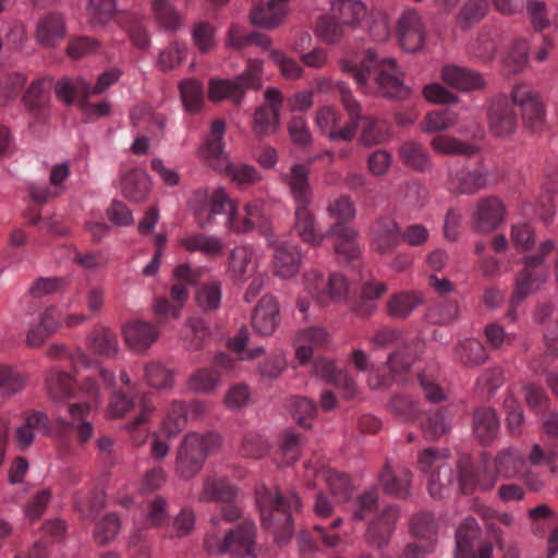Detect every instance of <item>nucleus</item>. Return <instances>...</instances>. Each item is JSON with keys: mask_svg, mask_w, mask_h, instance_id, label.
I'll list each match as a JSON object with an SVG mask.
<instances>
[{"mask_svg": "<svg viewBox=\"0 0 558 558\" xmlns=\"http://www.w3.org/2000/svg\"><path fill=\"white\" fill-rule=\"evenodd\" d=\"M341 70L351 74L364 93L395 99H405L410 95L404 73L396 60L380 57L373 49L365 50L355 59H343Z\"/></svg>", "mask_w": 558, "mask_h": 558, "instance_id": "obj_1", "label": "nucleus"}, {"mask_svg": "<svg viewBox=\"0 0 558 558\" xmlns=\"http://www.w3.org/2000/svg\"><path fill=\"white\" fill-rule=\"evenodd\" d=\"M263 202H250L244 207V215H240L234 201L222 189L211 193L197 191L194 193L193 210L197 226L207 229L216 225V216L222 215L225 226L233 232L244 233L253 230L263 220Z\"/></svg>", "mask_w": 558, "mask_h": 558, "instance_id": "obj_2", "label": "nucleus"}, {"mask_svg": "<svg viewBox=\"0 0 558 558\" xmlns=\"http://www.w3.org/2000/svg\"><path fill=\"white\" fill-rule=\"evenodd\" d=\"M255 497L263 526L275 534L279 545H284L293 532V514L300 508L298 495L292 492L283 495L260 486Z\"/></svg>", "mask_w": 558, "mask_h": 558, "instance_id": "obj_3", "label": "nucleus"}, {"mask_svg": "<svg viewBox=\"0 0 558 558\" xmlns=\"http://www.w3.org/2000/svg\"><path fill=\"white\" fill-rule=\"evenodd\" d=\"M225 132L226 123L220 119L215 120L201 148V155L208 160L215 170L226 172L238 185L244 187L256 183L260 178L256 168L242 163L234 165L228 161L222 143Z\"/></svg>", "mask_w": 558, "mask_h": 558, "instance_id": "obj_4", "label": "nucleus"}, {"mask_svg": "<svg viewBox=\"0 0 558 558\" xmlns=\"http://www.w3.org/2000/svg\"><path fill=\"white\" fill-rule=\"evenodd\" d=\"M335 223L326 231V235L336 238L335 253L343 262H354L360 255L356 242L357 231L347 223L355 218L356 209L349 196L342 195L330 201L327 207Z\"/></svg>", "mask_w": 558, "mask_h": 558, "instance_id": "obj_5", "label": "nucleus"}, {"mask_svg": "<svg viewBox=\"0 0 558 558\" xmlns=\"http://www.w3.org/2000/svg\"><path fill=\"white\" fill-rule=\"evenodd\" d=\"M554 248L555 242L553 240H545L541 243L536 254L524 257V267L515 278V287L510 299V308L506 314L510 322L517 320V307L520 303L527 295L536 292L546 280L548 267L545 259Z\"/></svg>", "mask_w": 558, "mask_h": 558, "instance_id": "obj_6", "label": "nucleus"}, {"mask_svg": "<svg viewBox=\"0 0 558 558\" xmlns=\"http://www.w3.org/2000/svg\"><path fill=\"white\" fill-rule=\"evenodd\" d=\"M205 547L209 554L230 555L234 558L256 557V525L251 519H243L240 523L223 532L208 534Z\"/></svg>", "mask_w": 558, "mask_h": 558, "instance_id": "obj_7", "label": "nucleus"}, {"mask_svg": "<svg viewBox=\"0 0 558 558\" xmlns=\"http://www.w3.org/2000/svg\"><path fill=\"white\" fill-rule=\"evenodd\" d=\"M219 446L220 436L217 433L186 434L178 449L175 473L185 480L195 476L202 470L207 456L216 451Z\"/></svg>", "mask_w": 558, "mask_h": 558, "instance_id": "obj_8", "label": "nucleus"}, {"mask_svg": "<svg viewBox=\"0 0 558 558\" xmlns=\"http://www.w3.org/2000/svg\"><path fill=\"white\" fill-rule=\"evenodd\" d=\"M80 390L87 397L88 401L65 403L69 418L58 414L56 423L61 430L74 429L80 445H85L92 439L94 434L93 424L86 421V417L92 409L98 404L99 387L94 378L86 377L82 381Z\"/></svg>", "mask_w": 558, "mask_h": 558, "instance_id": "obj_9", "label": "nucleus"}, {"mask_svg": "<svg viewBox=\"0 0 558 558\" xmlns=\"http://www.w3.org/2000/svg\"><path fill=\"white\" fill-rule=\"evenodd\" d=\"M339 95L343 107L349 114V122L341 128L336 130L339 123L340 116L333 107L325 106L320 108L316 113V125L326 134L332 142L342 140L345 142L351 141L356 133L357 120L360 119V104L352 96L351 90L345 84H339Z\"/></svg>", "mask_w": 558, "mask_h": 558, "instance_id": "obj_10", "label": "nucleus"}, {"mask_svg": "<svg viewBox=\"0 0 558 558\" xmlns=\"http://www.w3.org/2000/svg\"><path fill=\"white\" fill-rule=\"evenodd\" d=\"M331 13L342 23L350 27H356L369 15L372 25L371 36L376 41H385L390 36V26L386 13L380 10L368 11L366 4L361 0H335L331 2Z\"/></svg>", "mask_w": 558, "mask_h": 558, "instance_id": "obj_11", "label": "nucleus"}, {"mask_svg": "<svg viewBox=\"0 0 558 558\" xmlns=\"http://www.w3.org/2000/svg\"><path fill=\"white\" fill-rule=\"evenodd\" d=\"M263 63L250 60L246 70L234 80L213 78L209 82L208 96L213 101L230 99L239 105L247 89H258L262 86L260 74Z\"/></svg>", "mask_w": 558, "mask_h": 558, "instance_id": "obj_12", "label": "nucleus"}, {"mask_svg": "<svg viewBox=\"0 0 558 558\" xmlns=\"http://www.w3.org/2000/svg\"><path fill=\"white\" fill-rule=\"evenodd\" d=\"M449 460L450 452L446 448L429 447L418 454V469L429 475L428 490L434 498L442 497L453 482L454 473Z\"/></svg>", "mask_w": 558, "mask_h": 558, "instance_id": "obj_13", "label": "nucleus"}, {"mask_svg": "<svg viewBox=\"0 0 558 558\" xmlns=\"http://www.w3.org/2000/svg\"><path fill=\"white\" fill-rule=\"evenodd\" d=\"M303 286L311 300L319 306L340 303L345 300L350 291L349 282L341 274L332 272L326 279L316 269L304 272Z\"/></svg>", "mask_w": 558, "mask_h": 558, "instance_id": "obj_14", "label": "nucleus"}, {"mask_svg": "<svg viewBox=\"0 0 558 558\" xmlns=\"http://www.w3.org/2000/svg\"><path fill=\"white\" fill-rule=\"evenodd\" d=\"M121 76V71L110 69L98 76L97 83L90 85L83 77L62 78L56 84L57 97L65 104H72L74 98H89L102 94Z\"/></svg>", "mask_w": 558, "mask_h": 558, "instance_id": "obj_15", "label": "nucleus"}, {"mask_svg": "<svg viewBox=\"0 0 558 558\" xmlns=\"http://www.w3.org/2000/svg\"><path fill=\"white\" fill-rule=\"evenodd\" d=\"M498 480L493 458L487 452H482L474 463H461L459 466V483L463 494H472L480 489H492Z\"/></svg>", "mask_w": 558, "mask_h": 558, "instance_id": "obj_16", "label": "nucleus"}, {"mask_svg": "<svg viewBox=\"0 0 558 558\" xmlns=\"http://www.w3.org/2000/svg\"><path fill=\"white\" fill-rule=\"evenodd\" d=\"M234 361L227 353L214 356L213 367H201L194 371L187 380V387L196 393H213L221 384V375L233 369Z\"/></svg>", "mask_w": 558, "mask_h": 558, "instance_id": "obj_17", "label": "nucleus"}, {"mask_svg": "<svg viewBox=\"0 0 558 558\" xmlns=\"http://www.w3.org/2000/svg\"><path fill=\"white\" fill-rule=\"evenodd\" d=\"M511 101L521 110L523 124L533 132L539 131L545 121V109L538 94L525 84L511 90Z\"/></svg>", "mask_w": 558, "mask_h": 558, "instance_id": "obj_18", "label": "nucleus"}, {"mask_svg": "<svg viewBox=\"0 0 558 558\" xmlns=\"http://www.w3.org/2000/svg\"><path fill=\"white\" fill-rule=\"evenodd\" d=\"M506 217V206L497 196L478 199L471 215V228L474 232L486 234L500 227Z\"/></svg>", "mask_w": 558, "mask_h": 558, "instance_id": "obj_19", "label": "nucleus"}, {"mask_svg": "<svg viewBox=\"0 0 558 558\" xmlns=\"http://www.w3.org/2000/svg\"><path fill=\"white\" fill-rule=\"evenodd\" d=\"M481 536V527L477 521L472 518H465L456 532V558H492L493 546L490 543H483L477 550L474 549V543Z\"/></svg>", "mask_w": 558, "mask_h": 558, "instance_id": "obj_20", "label": "nucleus"}, {"mask_svg": "<svg viewBox=\"0 0 558 558\" xmlns=\"http://www.w3.org/2000/svg\"><path fill=\"white\" fill-rule=\"evenodd\" d=\"M488 186V172L481 169H469L454 166L449 169L447 189L457 195H474Z\"/></svg>", "mask_w": 558, "mask_h": 558, "instance_id": "obj_21", "label": "nucleus"}, {"mask_svg": "<svg viewBox=\"0 0 558 558\" xmlns=\"http://www.w3.org/2000/svg\"><path fill=\"white\" fill-rule=\"evenodd\" d=\"M397 36L401 48L416 52L423 48L426 32L421 15L413 9H407L397 21Z\"/></svg>", "mask_w": 558, "mask_h": 558, "instance_id": "obj_22", "label": "nucleus"}, {"mask_svg": "<svg viewBox=\"0 0 558 558\" xmlns=\"http://www.w3.org/2000/svg\"><path fill=\"white\" fill-rule=\"evenodd\" d=\"M399 517L400 512L397 506L385 507L369 521L365 532V542L376 549L387 547Z\"/></svg>", "mask_w": 558, "mask_h": 558, "instance_id": "obj_23", "label": "nucleus"}, {"mask_svg": "<svg viewBox=\"0 0 558 558\" xmlns=\"http://www.w3.org/2000/svg\"><path fill=\"white\" fill-rule=\"evenodd\" d=\"M488 126L498 137L511 135L517 129V114L505 96L492 98L487 107Z\"/></svg>", "mask_w": 558, "mask_h": 558, "instance_id": "obj_24", "label": "nucleus"}, {"mask_svg": "<svg viewBox=\"0 0 558 558\" xmlns=\"http://www.w3.org/2000/svg\"><path fill=\"white\" fill-rule=\"evenodd\" d=\"M259 251L250 245L234 247L229 255L227 275L233 282H244L258 267Z\"/></svg>", "mask_w": 558, "mask_h": 558, "instance_id": "obj_25", "label": "nucleus"}, {"mask_svg": "<svg viewBox=\"0 0 558 558\" xmlns=\"http://www.w3.org/2000/svg\"><path fill=\"white\" fill-rule=\"evenodd\" d=\"M267 105L256 109L253 131L258 136H267L276 132L279 123V112L282 104L281 93L276 88L265 92Z\"/></svg>", "mask_w": 558, "mask_h": 558, "instance_id": "obj_26", "label": "nucleus"}, {"mask_svg": "<svg viewBox=\"0 0 558 558\" xmlns=\"http://www.w3.org/2000/svg\"><path fill=\"white\" fill-rule=\"evenodd\" d=\"M401 242V230L395 218L385 216L375 220L371 229V245L385 255L391 253Z\"/></svg>", "mask_w": 558, "mask_h": 558, "instance_id": "obj_27", "label": "nucleus"}, {"mask_svg": "<svg viewBox=\"0 0 558 558\" xmlns=\"http://www.w3.org/2000/svg\"><path fill=\"white\" fill-rule=\"evenodd\" d=\"M282 183L289 189L293 204H312L314 194L310 183V168L302 163H294L281 174Z\"/></svg>", "mask_w": 558, "mask_h": 558, "instance_id": "obj_28", "label": "nucleus"}, {"mask_svg": "<svg viewBox=\"0 0 558 558\" xmlns=\"http://www.w3.org/2000/svg\"><path fill=\"white\" fill-rule=\"evenodd\" d=\"M310 206L311 204L294 205V230L304 243L318 247L329 235L319 231L315 215Z\"/></svg>", "mask_w": 558, "mask_h": 558, "instance_id": "obj_29", "label": "nucleus"}, {"mask_svg": "<svg viewBox=\"0 0 558 558\" xmlns=\"http://www.w3.org/2000/svg\"><path fill=\"white\" fill-rule=\"evenodd\" d=\"M315 376L340 389L347 399L353 398L357 387L355 380L343 371H337L331 361L327 359H315L313 364Z\"/></svg>", "mask_w": 558, "mask_h": 558, "instance_id": "obj_30", "label": "nucleus"}, {"mask_svg": "<svg viewBox=\"0 0 558 558\" xmlns=\"http://www.w3.org/2000/svg\"><path fill=\"white\" fill-rule=\"evenodd\" d=\"M238 488L227 476L211 474L203 480V486L198 495L202 502H223L236 499Z\"/></svg>", "mask_w": 558, "mask_h": 558, "instance_id": "obj_31", "label": "nucleus"}, {"mask_svg": "<svg viewBox=\"0 0 558 558\" xmlns=\"http://www.w3.org/2000/svg\"><path fill=\"white\" fill-rule=\"evenodd\" d=\"M65 35L66 24L62 14L52 12L38 20L36 40L39 45L53 48L64 39Z\"/></svg>", "mask_w": 558, "mask_h": 558, "instance_id": "obj_32", "label": "nucleus"}, {"mask_svg": "<svg viewBox=\"0 0 558 558\" xmlns=\"http://www.w3.org/2000/svg\"><path fill=\"white\" fill-rule=\"evenodd\" d=\"M472 429L482 446L492 445L500 429V422L493 408L481 407L473 412Z\"/></svg>", "mask_w": 558, "mask_h": 558, "instance_id": "obj_33", "label": "nucleus"}, {"mask_svg": "<svg viewBox=\"0 0 558 558\" xmlns=\"http://www.w3.org/2000/svg\"><path fill=\"white\" fill-rule=\"evenodd\" d=\"M49 83L45 78L34 81L23 95V104L34 121L44 122L48 116Z\"/></svg>", "mask_w": 558, "mask_h": 558, "instance_id": "obj_34", "label": "nucleus"}, {"mask_svg": "<svg viewBox=\"0 0 558 558\" xmlns=\"http://www.w3.org/2000/svg\"><path fill=\"white\" fill-rule=\"evenodd\" d=\"M37 432H49V418L39 411L26 415L24 422L17 426L13 434V444L20 451L27 450L35 440Z\"/></svg>", "mask_w": 558, "mask_h": 558, "instance_id": "obj_35", "label": "nucleus"}, {"mask_svg": "<svg viewBox=\"0 0 558 558\" xmlns=\"http://www.w3.org/2000/svg\"><path fill=\"white\" fill-rule=\"evenodd\" d=\"M302 251L298 245L279 243L275 247L274 272L277 277L289 279L298 275L302 265Z\"/></svg>", "mask_w": 558, "mask_h": 558, "instance_id": "obj_36", "label": "nucleus"}, {"mask_svg": "<svg viewBox=\"0 0 558 558\" xmlns=\"http://www.w3.org/2000/svg\"><path fill=\"white\" fill-rule=\"evenodd\" d=\"M440 77L449 86L462 92H472L485 86V81L480 73L456 64L442 66Z\"/></svg>", "mask_w": 558, "mask_h": 558, "instance_id": "obj_37", "label": "nucleus"}, {"mask_svg": "<svg viewBox=\"0 0 558 558\" xmlns=\"http://www.w3.org/2000/svg\"><path fill=\"white\" fill-rule=\"evenodd\" d=\"M126 344L138 353L145 352L159 337L158 329L150 323L135 320L123 328Z\"/></svg>", "mask_w": 558, "mask_h": 558, "instance_id": "obj_38", "label": "nucleus"}, {"mask_svg": "<svg viewBox=\"0 0 558 558\" xmlns=\"http://www.w3.org/2000/svg\"><path fill=\"white\" fill-rule=\"evenodd\" d=\"M493 461L498 477L506 480L519 477L526 466L525 453L515 447L499 450Z\"/></svg>", "mask_w": 558, "mask_h": 558, "instance_id": "obj_39", "label": "nucleus"}, {"mask_svg": "<svg viewBox=\"0 0 558 558\" xmlns=\"http://www.w3.org/2000/svg\"><path fill=\"white\" fill-rule=\"evenodd\" d=\"M328 333L322 327H308L300 330L294 339L295 355L301 364L310 361L315 349L326 345Z\"/></svg>", "mask_w": 558, "mask_h": 558, "instance_id": "obj_40", "label": "nucleus"}, {"mask_svg": "<svg viewBox=\"0 0 558 558\" xmlns=\"http://www.w3.org/2000/svg\"><path fill=\"white\" fill-rule=\"evenodd\" d=\"M278 323L279 307L277 302L272 296H263L252 317L255 331L260 336H270L276 330Z\"/></svg>", "mask_w": 558, "mask_h": 558, "instance_id": "obj_41", "label": "nucleus"}, {"mask_svg": "<svg viewBox=\"0 0 558 558\" xmlns=\"http://www.w3.org/2000/svg\"><path fill=\"white\" fill-rule=\"evenodd\" d=\"M411 477L412 473L409 469L400 468L398 471H392L387 462L379 474V483L388 495L407 498L410 496Z\"/></svg>", "mask_w": 558, "mask_h": 558, "instance_id": "obj_42", "label": "nucleus"}, {"mask_svg": "<svg viewBox=\"0 0 558 558\" xmlns=\"http://www.w3.org/2000/svg\"><path fill=\"white\" fill-rule=\"evenodd\" d=\"M454 413L451 407H442L426 414L422 423L423 435L428 440H437L452 428Z\"/></svg>", "mask_w": 558, "mask_h": 558, "instance_id": "obj_43", "label": "nucleus"}, {"mask_svg": "<svg viewBox=\"0 0 558 558\" xmlns=\"http://www.w3.org/2000/svg\"><path fill=\"white\" fill-rule=\"evenodd\" d=\"M316 482H325L330 493L339 501H347L352 495V487L349 477L333 469L322 466L313 469Z\"/></svg>", "mask_w": 558, "mask_h": 558, "instance_id": "obj_44", "label": "nucleus"}, {"mask_svg": "<svg viewBox=\"0 0 558 558\" xmlns=\"http://www.w3.org/2000/svg\"><path fill=\"white\" fill-rule=\"evenodd\" d=\"M179 243L187 252H199L208 257L218 256L223 250L220 238L201 232L186 234L179 240Z\"/></svg>", "mask_w": 558, "mask_h": 558, "instance_id": "obj_45", "label": "nucleus"}, {"mask_svg": "<svg viewBox=\"0 0 558 558\" xmlns=\"http://www.w3.org/2000/svg\"><path fill=\"white\" fill-rule=\"evenodd\" d=\"M483 519L487 533L492 537L499 549H504L502 531L499 524L511 527L514 524V517L508 512H498L489 507H482L478 510Z\"/></svg>", "mask_w": 558, "mask_h": 558, "instance_id": "obj_46", "label": "nucleus"}, {"mask_svg": "<svg viewBox=\"0 0 558 558\" xmlns=\"http://www.w3.org/2000/svg\"><path fill=\"white\" fill-rule=\"evenodd\" d=\"M49 397L53 401H63L74 397V379L70 373L52 368L46 377Z\"/></svg>", "mask_w": 558, "mask_h": 558, "instance_id": "obj_47", "label": "nucleus"}, {"mask_svg": "<svg viewBox=\"0 0 558 558\" xmlns=\"http://www.w3.org/2000/svg\"><path fill=\"white\" fill-rule=\"evenodd\" d=\"M402 162L418 172L426 171L430 166L429 155L423 144L415 141H405L399 147Z\"/></svg>", "mask_w": 558, "mask_h": 558, "instance_id": "obj_48", "label": "nucleus"}, {"mask_svg": "<svg viewBox=\"0 0 558 558\" xmlns=\"http://www.w3.org/2000/svg\"><path fill=\"white\" fill-rule=\"evenodd\" d=\"M422 296L414 291H403L392 294L387 302V312L390 317L403 319L408 317L421 303Z\"/></svg>", "mask_w": 558, "mask_h": 558, "instance_id": "obj_49", "label": "nucleus"}, {"mask_svg": "<svg viewBox=\"0 0 558 558\" xmlns=\"http://www.w3.org/2000/svg\"><path fill=\"white\" fill-rule=\"evenodd\" d=\"M361 126L362 134L360 142L365 146H373L387 141L388 125L385 121L377 120L369 116H363L360 112V119L357 120V128Z\"/></svg>", "mask_w": 558, "mask_h": 558, "instance_id": "obj_50", "label": "nucleus"}, {"mask_svg": "<svg viewBox=\"0 0 558 558\" xmlns=\"http://www.w3.org/2000/svg\"><path fill=\"white\" fill-rule=\"evenodd\" d=\"M456 354L458 360L465 366H478L488 359L485 345L474 338L460 341L456 348Z\"/></svg>", "mask_w": 558, "mask_h": 558, "instance_id": "obj_51", "label": "nucleus"}, {"mask_svg": "<svg viewBox=\"0 0 558 558\" xmlns=\"http://www.w3.org/2000/svg\"><path fill=\"white\" fill-rule=\"evenodd\" d=\"M149 192L148 177L138 170H132L124 174L122 179V193L132 202L144 201Z\"/></svg>", "mask_w": 558, "mask_h": 558, "instance_id": "obj_52", "label": "nucleus"}, {"mask_svg": "<svg viewBox=\"0 0 558 558\" xmlns=\"http://www.w3.org/2000/svg\"><path fill=\"white\" fill-rule=\"evenodd\" d=\"M416 354L412 345L403 344L393 351L387 361V367L392 378L402 380L403 376L409 373Z\"/></svg>", "mask_w": 558, "mask_h": 558, "instance_id": "obj_53", "label": "nucleus"}, {"mask_svg": "<svg viewBox=\"0 0 558 558\" xmlns=\"http://www.w3.org/2000/svg\"><path fill=\"white\" fill-rule=\"evenodd\" d=\"M181 100L190 113L201 111L204 104L203 84L195 78H186L179 84Z\"/></svg>", "mask_w": 558, "mask_h": 558, "instance_id": "obj_54", "label": "nucleus"}, {"mask_svg": "<svg viewBox=\"0 0 558 558\" xmlns=\"http://www.w3.org/2000/svg\"><path fill=\"white\" fill-rule=\"evenodd\" d=\"M350 361L359 372L364 373L369 371V376L367 379L369 388L380 389L389 385L390 378L388 376L381 375L378 366L369 364L368 356L364 351L359 349L354 350L351 353Z\"/></svg>", "mask_w": 558, "mask_h": 558, "instance_id": "obj_55", "label": "nucleus"}, {"mask_svg": "<svg viewBox=\"0 0 558 558\" xmlns=\"http://www.w3.org/2000/svg\"><path fill=\"white\" fill-rule=\"evenodd\" d=\"M529 50L530 45L526 39H514L504 59L505 70L511 74L521 73L527 65Z\"/></svg>", "mask_w": 558, "mask_h": 558, "instance_id": "obj_56", "label": "nucleus"}, {"mask_svg": "<svg viewBox=\"0 0 558 558\" xmlns=\"http://www.w3.org/2000/svg\"><path fill=\"white\" fill-rule=\"evenodd\" d=\"M410 531L418 542L436 544L437 522L430 513L420 512L411 519Z\"/></svg>", "mask_w": 558, "mask_h": 558, "instance_id": "obj_57", "label": "nucleus"}, {"mask_svg": "<svg viewBox=\"0 0 558 558\" xmlns=\"http://www.w3.org/2000/svg\"><path fill=\"white\" fill-rule=\"evenodd\" d=\"M210 330L207 322L194 317L187 323V331L184 338L185 348L190 351H199L207 345Z\"/></svg>", "mask_w": 558, "mask_h": 558, "instance_id": "obj_58", "label": "nucleus"}, {"mask_svg": "<svg viewBox=\"0 0 558 558\" xmlns=\"http://www.w3.org/2000/svg\"><path fill=\"white\" fill-rule=\"evenodd\" d=\"M88 347L95 354L111 356L118 351L117 335L108 328L95 329L88 337Z\"/></svg>", "mask_w": 558, "mask_h": 558, "instance_id": "obj_59", "label": "nucleus"}, {"mask_svg": "<svg viewBox=\"0 0 558 558\" xmlns=\"http://www.w3.org/2000/svg\"><path fill=\"white\" fill-rule=\"evenodd\" d=\"M430 147L434 151L441 155L473 156L476 153L474 145L447 135H437L433 137L430 141Z\"/></svg>", "mask_w": 558, "mask_h": 558, "instance_id": "obj_60", "label": "nucleus"}, {"mask_svg": "<svg viewBox=\"0 0 558 558\" xmlns=\"http://www.w3.org/2000/svg\"><path fill=\"white\" fill-rule=\"evenodd\" d=\"M130 119L134 126H144L150 133L162 130L166 122L162 114L154 112L146 104L135 106L130 113Z\"/></svg>", "mask_w": 558, "mask_h": 558, "instance_id": "obj_61", "label": "nucleus"}, {"mask_svg": "<svg viewBox=\"0 0 558 558\" xmlns=\"http://www.w3.org/2000/svg\"><path fill=\"white\" fill-rule=\"evenodd\" d=\"M86 13L93 27H104L117 13L116 0H89Z\"/></svg>", "mask_w": 558, "mask_h": 558, "instance_id": "obj_62", "label": "nucleus"}, {"mask_svg": "<svg viewBox=\"0 0 558 558\" xmlns=\"http://www.w3.org/2000/svg\"><path fill=\"white\" fill-rule=\"evenodd\" d=\"M187 422V409L183 401H173L162 422V430L168 437H177Z\"/></svg>", "mask_w": 558, "mask_h": 558, "instance_id": "obj_63", "label": "nucleus"}, {"mask_svg": "<svg viewBox=\"0 0 558 558\" xmlns=\"http://www.w3.org/2000/svg\"><path fill=\"white\" fill-rule=\"evenodd\" d=\"M104 506L105 495L102 492L78 493L74 498V507L84 519L94 520Z\"/></svg>", "mask_w": 558, "mask_h": 558, "instance_id": "obj_64", "label": "nucleus"}]
</instances>
